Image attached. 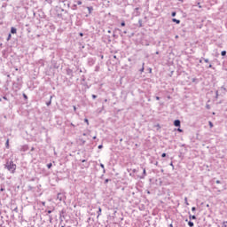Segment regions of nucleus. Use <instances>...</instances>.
<instances>
[{
    "mask_svg": "<svg viewBox=\"0 0 227 227\" xmlns=\"http://www.w3.org/2000/svg\"><path fill=\"white\" fill-rule=\"evenodd\" d=\"M208 68H212V65L211 64L208 66Z\"/></svg>",
    "mask_w": 227,
    "mask_h": 227,
    "instance_id": "c756f323",
    "label": "nucleus"
},
{
    "mask_svg": "<svg viewBox=\"0 0 227 227\" xmlns=\"http://www.w3.org/2000/svg\"><path fill=\"white\" fill-rule=\"evenodd\" d=\"M78 4H82V3H81V2H79V3H78Z\"/></svg>",
    "mask_w": 227,
    "mask_h": 227,
    "instance_id": "79ce46f5",
    "label": "nucleus"
},
{
    "mask_svg": "<svg viewBox=\"0 0 227 227\" xmlns=\"http://www.w3.org/2000/svg\"><path fill=\"white\" fill-rule=\"evenodd\" d=\"M205 63H208V59H204Z\"/></svg>",
    "mask_w": 227,
    "mask_h": 227,
    "instance_id": "412c9836",
    "label": "nucleus"
},
{
    "mask_svg": "<svg viewBox=\"0 0 227 227\" xmlns=\"http://www.w3.org/2000/svg\"><path fill=\"white\" fill-rule=\"evenodd\" d=\"M173 22H176V24H180V20L172 19Z\"/></svg>",
    "mask_w": 227,
    "mask_h": 227,
    "instance_id": "423d86ee",
    "label": "nucleus"
},
{
    "mask_svg": "<svg viewBox=\"0 0 227 227\" xmlns=\"http://www.w3.org/2000/svg\"><path fill=\"white\" fill-rule=\"evenodd\" d=\"M188 226H190V227H193V226H194V223H192V222H189V223H188Z\"/></svg>",
    "mask_w": 227,
    "mask_h": 227,
    "instance_id": "1a4fd4ad",
    "label": "nucleus"
},
{
    "mask_svg": "<svg viewBox=\"0 0 227 227\" xmlns=\"http://www.w3.org/2000/svg\"><path fill=\"white\" fill-rule=\"evenodd\" d=\"M80 36H82V33L80 34Z\"/></svg>",
    "mask_w": 227,
    "mask_h": 227,
    "instance_id": "4c0bfd02",
    "label": "nucleus"
},
{
    "mask_svg": "<svg viewBox=\"0 0 227 227\" xmlns=\"http://www.w3.org/2000/svg\"><path fill=\"white\" fill-rule=\"evenodd\" d=\"M221 54L222 56H226V51H223Z\"/></svg>",
    "mask_w": 227,
    "mask_h": 227,
    "instance_id": "ddd939ff",
    "label": "nucleus"
},
{
    "mask_svg": "<svg viewBox=\"0 0 227 227\" xmlns=\"http://www.w3.org/2000/svg\"><path fill=\"white\" fill-rule=\"evenodd\" d=\"M171 227H173V224H170Z\"/></svg>",
    "mask_w": 227,
    "mask_h": 227,
    "instance_id": "de8ad7c7",
    "label": "nucleus"
},
{
    "mask_svg": "<svg viewBox=\"0 0 227 227\" xmlns=\"http://www.w3.org/2000/svg\"><path fill=\"white\" fill-rule=\"evenodd\" d=\"M136 171H137L136 169H133V173H136Z\"/></svg>",
    "mask_w": 227,
    "mask_h": 227,
    "instance_id": "e433bc0d",
    "label": "nucleus"
},
{
    "mask_svg": "<svg viewBox=\"0 0 227 227\" xmlns=\"http://www.w3.org/2000/svg\"><path fill=\"white\" fill-rule=\"evenodd\" d=\"M105 102H107V99H105Z\"/></svg>",
    "mask_w": 227,
    "mask_h": 227,
    "instance_id": "37998d69",
    "label": "nucleus"
},
{
    "mask_svg": "<svg viewBox=\"0 0 227 227\" xmlns=\"http://www.w3.org/2000/svg\"><path fill=\"white\" fill-rule=\"evenodd\" d=\"M141 72H145V67H143V68L141 69Z\"/></svg>",
    "mask_w": 227,
    "mask_h": 227,
    "instance_id": "bb28decb",
    "label": "nucleus"
},
{
    "mask_svg": "<svg viewBox=\"0 0 227 227\" xmlns=\"http://www.w3.org/2000/svg\"><path fill=\"white\" fill-rule=\"evenodd\" d=\"M92 98H97V95H92Z\"/></svg>",
    "mask_w": 227,
    "mask_h": 227,
    "instance_id": "393cba45",
    "label": "nucleus"
},
{
    "mask_svg": "<svg viewBox=\"0 0 227 227\" xmlns=\"http://www.w3.org/2000/svg\"><path fill=\"white\" fill-rule=\"evenodd\" d=\"M48 214H51V211H48Z\"/></svg>",
    "mask_w": 227,
    "mask_h": 227,
    "instance_id": "49530a36",
    "label": "nucleus"
},
{
    "mask_svg": "<svg viewBox=\"0 0 227 227\" xmlns=\"http://www.w3.org/2000/svg\"><path fill=\"white\" fill-rule=\"evenodd\" d=\"M1 191L3 192V191H4V189L1 188Z\"/></svg>",
    "mask_w": 227,
    "mask_h": 227,
    "instance_id": "a19ab883",
    "label": "nucleus"
},
{
    "mask_svg": "<svg viewBox=\"0 0 227 227\" xmlns=\"http://www.w3.org/2000/svg\"><path fill=\"white\" fill-rule=\"evenodd\" d=\"M11 33H12V35H15V34L17 33V28L12 27V28H11Z\"/></svg>",
    "mask_w": 227,
    "mask_h": 227,
    "instance_id": "7ed1b4c3",
    "label": "nucleus"
},
{
    "mask_svg": "<svg viewBox=\"0 0 227 227\" xmlns=\"http://www.w3.org/2000/svg\"><path fill=\"white\" fill-rule=\"evenodd\" d=\"M172 17H176V12H172Z\"/></svg>",
    "mask_w": 227,
    "mask_h": 227,
    "instance_id": "a211bd4d",
    "label": "nucleus"
},
{
    "mask_svg": "<svg viewBox=\"0 0 227 227\" xmlns=\"http://www.w3.org/2000/svg\"><path fill=\"white\" fill-rule=\"evenodd\" d=\"M143 176L141 178H145L146 176V168H143Z\"/></svg>",
    "mask_w": 227,
    "mask_h": 227,
    "instance_id": "39448f33",
    "label": "nucleus"
},
{
    "mask_svg": "<svg viewBox=\"0 0 227 227\" xmlns=\"http://www.w3.org/2000/svg\"><path fill=\"white\" fill-rule=\"evenodd\" d=\"M10 38H12V35L11 34H9L7 40H10Z\"/></svg>",
    "mask_w": 227,
    "mask_h": 227,
    "instance_id": "aec40b11",
    "label": "nucleus"
},
{
    "mask_svg": "<svg viewBox=\"0 0 227 227\" xmlns=\"http://www.w3.org/2000/svg\"><path fill=\"white\" fill-rule=\"evenodd\" d=\"M5 168H6V169H8V171H10V173H12L13 175V173H15V171L17 169V165L15 163H13V161L8 160L5 163Z\"/></svg>",
    "mask_w": 227,
    "mask_h": 227,
    "instance_id": "f257e3e1",
    "label": "nucleus"
},
{
    "mask_svg": "<svg viewBox=\"0 0 227 227\" xmlns=\"http://www.w3.org/2000/svg\"><path fill=\"white\" fill-rule=\"evenodd\" d=\"M177 131L178 132H183L182 129H180V128L177 129Z\"/></svg>",
    "mask_w": 227,
    "mask_h": 227,
    "instance_id": "4be33fe9",
    "label": "nucleus"
},
{
    "mask_svg": "<svg viewBox=\"0 0 227 227\" xmlns=\"http://www.w3.org/2000/svg\"><path fill=\"white\" fill-rule=\"evenodd\" d=\"M77 108L75 106H74V110L75 111Z\"/></svg>",
    "mask_w": 227,
    "mask_h": 227,
    "instance_id": "c9c22d12",
    "label": "nucleus"
},
{
    "mask_svg": "<svg viewBox=\"0 0 227 227\" xmlns=\"http://www.w3.org/2000/svg\"><path fill=\"white\" fill-rule=\"evenodd\" d=\"M161 157H166V153H163L161 154Z\"/></svg>",
    "mask_w": 227,
    "mask_h": 227,
    "instance_id": "b1692460",
    "label": "nucleus"
},
{
    "mask_svg": "<svg viewBox=\"0 0 227 227\" xmlns=\"http://www.w3.org/2000/svg\"><path fill=\"white\" fill-rule=\"evenodd\" d=\"M192 212H196V207H192Z\"/></svg>",
    "mask_w": 227,
    "mask_h": 227,
    "instance_id": "f3484780",
    "label": "nucleus"
},
{
    "mask_svg": "<svg viewBox=\"0 0 227 227\" xmlns=\"http://www.w3.org/2000/svg\"><path fill=\"white\" fill-rule=\"evenodd\" d=\"M85 123H87V125H90V121H88V119H84Z\"/></svg>",
    "mask_w": 227,
    "mask_h": 227,
    "instance_id": "4468645a",
    "label": "nucleus"
},
{
    "mask_svg": "<svg viewBox=\"0 0 227 227\" xmlns=\"http://www.w3.org/2000/svg\"><path fill=\"white\" fill-rule=\"evenodd\" d=\"M62 227H65V226H62Z\"/></svg>",
    "mask_w": 227,
    "mask_h": 227,
    "instance_id": "8fccbe9b",
    "label": "nucleus"
},
{
    "mask_svg": "<svg viewBox=\"0 0 227 227\" xmlns=\"http://www.w3.org/2000/svg\"><path fill=\"white\" fill-rule=\"evenodd\" d=\"M71 127H75V125H74V123H71Z\"/></svg>",
    "mask_w": 227,
    "mask_h": 227,
    "instance_id": "7c9ffc66",
    "label": "nucleus"
},
{
    "mask_svg": "<svg viewBox=\"0 0 227 227\" xmlns=\"http://www.w3.org/2000/svg\"><path fill=\"white\" fill-rule=\"evenodd\" d=\"M101 214H102V208L98 207V215H101Z\"/></svg>",
    "mask_w": 227,
    "mask_h": 227,
    "instance_id": "6e6552de",
    "label": "nucleus"
},
{
    "mask_svg": "<svg viewBox=\"0 0 227 227\" xmlns=\"http://www.w3.org/2000/svg\"><path fill=\"white\" fill-rule=\"evenodd\" d=\"M170 166H173V163H170Z\"/></svg>",
    "mask_w": 227,
    "mask_h": 227,
    "instance_id": "c03bdc74",
    "label": "nucleus"
},
{
    "mask_svg": "<svg viewBox=\"0 0 227 227\" xmlns=\"http://www.w3.org/2000/svg\"><path fill=\"white\" fill-rule=\"evenodd\" d=\"M47 168H48V169H51V168H52V163H49V164L47 165Z\"/></svg>",
    "mask_w": 227,
    "mask_h": 227,
    "instance_id": "9d476101",
    "label": "nucleus"
},
{
    "mask_svg": "<svg viewBox=\"0 0 227 227\" xmlns=\"http://www.w3.org/2000/svg\"><path fill=\"white\" fill-rule=\"evenodd\" d=\"M51 104V101L47 104V106H49Z\"/></svg>",
    "mask_w": 227,
    "mask_h": 227,
    "instance_id": "ea45409f",
    "label": "nucleus"
},
{
    "mask_svg": "<svg viewBox=\"0 0 227 227\" xmlns=\"http://www.w3.org/2000/svg\"><path fill=\"white\" fill-rule=\"evenodd\" d=\"M58 198H59V194L58 195Z\"/></svg>",
    "mask_w": 227,
    "mask_h": 227,
    "instance_id": "09e8293b",
    "label": "nucleus"
},
{
    "mask_svg": "<svg viewBox=\"0 0 227 227\" xmlns=\"http://www.w3.org/2000/svg\"><path fill=\"white\" fill-rule=\"evenodd\" d=\"M4 99L6 100V97H4Z\"/></svg>",
    "mask_w": 227,
    "mask_h": 227,
    "instance_id": "58836bf2",
    "label": "nucleus"
},
{
    "mask_svg": "<svg viewBox=\"0 0 227 227\" xmlns=\"http://www.w3.org/2000/svg\"><path fill=\"white\" fill-rule=\"evenodd\" d=\"M5 147L8 149L10 148V139H7L6 143H5Z\"/></svg>",
    "mask_w": 227,
    "mask_h": 227,
    "instance_id": "20e7f679",
    "label": "nucleus"
},
{
    "mask_svg": "<svg viewBox=\"0 0 227 227\" xmlns=\"http://www.w3.org/2000/svg\"><path fill=\"white\" fill-rule=\"evenodd\" d=\"M100 168H102L103 172L106 173V168H105L104 164L101 163L100 164Z\"/></svg>",
    "mask_w": 227,
    "mask_h": 227,
    "instance_id": "0eeeda50",
    "label": "nucleus"
},
{
    "mask_svg": "<svg viewBox=\"0 0 227 227\" xmlns=\"http://www.w3.org/2000/svg\"><path fill=\"white\" fill-rule=\"evenodd\" d=\"M200 63H203V60L200 59Z\"/></svg>",
    "mask_w": 227,
    "mask_h": 227,
    "instance_id": "f704fd0d",
    "label": "nucleus"
},
{
    "mask_svg": "<svg viewBox=\"0 0 227 227\" xmlns=\"http://www.w3.org/2000/svg\"><path fill=\"white\" fill-rule=\"evenodd\" d=\"M209 127L212 129V127H214V124L212 123V121H209Z\"/></svg>",
    "mask_w": 227,
    "mask_h": 227,
    "instance_id": "dca6fc26",
    "label": "nucleus"
},
{
    "mask_svg": "<svg viewBox=\"0 0 227 227\" xmlns=\"http://www.w3.org/2000/svg\"><path fill=\"white\" fill-rule=\"evenodd\" d=\"M156 100H160V98L157 96Z\"/></svg>",
    "mask_w": 227,
    "mask_h": 227,
    "instance_id": "a878e982",
    "label": "nucleus"
},
{
    "mask_svg": "<svg viewBox=\"0 0 227 227\" xmlns=\"http://www.w3.org/2000/svg\"><path fill=\"white\" fill-rule=\"evenodd\" d=\"M190 219H196V215H190Z\"/></svg>",
    "mask_w": 227,
    "mask_h": 227,
    "instance_id": "2eb2a0df",
    "label": "nucleus"
},
{
    "mask_svg": "<svg viewBox=\"0 0 227 227\" xmlns=\"http://www.w3.org/2000/svg\"><path fill=\"white\" fill-rule=\"evenodd\" d=\"M222 227H227V222L226 221H224L223 223V226Z\"/></svg>",
    "mask_w": 227,
    "mask_h": 227,
    "instance_id": "9b49d317",
    "label": "nucleus"
},
{
    "mask_svg": "<svg viewBox=\"0 0 227 227\" xmlns=\"http://www.w3.org/2000/svg\"><path fill=\"white\" fill-rule=\"evenodd\" d=\"M174 125H175V127H180V120H176L174 121Z\"/></svg>",
    "mask_w": 227,
    "mask_h": 227,
    "instance_id": "f03ea898",
    "label": "nucleus"
},
{
    "mask_svg": "<svg viewBox=\"0 0 227 227\" xmlns=\"http://www.w3.org/2000/svg\"><path fill=\"white\" fill-rule=\"evenodd\" d=\"M43 205H45V202H43Z\"/></svg>",
    "mask_w": 227,
    "mask_h": 227,
    "instance_id": "a18cd8bd",
    "label": "nucleus"
},
{
    "mask_svg": "<svg viewBox=\"0 0 227 227\" xmlns=\"http://www.w3.org/2000/svg\"><path fill=\"white\" fill-rule=\"evenodd\" d=\"M101 148H103V145H98V149L101 150Z\"/></svg>",
    "mask_w": 227,
    "mask_h": 227,
    "instance_id": "5701e85b",
    "label": "nucleus"
},
{
    "mask_svg": "<svg viewBox=\"0 0 227 227\" xmlns=\"http://www.w3.org/2000/svg\"><path fill=\"white\" fill-rule=\"evenodd\" d=\"M89 12H91V8L89 7Z\"/></svg>",
    "mask_w": 227,
    "mask_h": 227,
    "instance_id": "72a5a7b5",
    "label": "nucleus"
},
{
    "mask_svg": "<svg viewBox=\"0 0 227 227\" xmlns=\"http://www.w3.org/2000/svg\"><path fill=\"white\" fill-rule=\"evenodd\" d=\"M216 184H221V181L217 180V181H216Z\"/></svg>",
    "mask_w": 227,
    "mask_h": 227,
    "instance_id": "cd10ccee",
    "label": "nucleus"
},
{
    "mask_svg": "<svg viewBox=\"0 0 227 227\" xmlns=\"http://www.w3.org/2000/svg\"><path fill=\"white\" fill-rule=\"evenodd\" d=\"M184 203L185 205H189V202L187 201V197L184 198Z\"/></svg>",
    "mask_w": 227,
    "mask_h": 227,
    "instance_id": "f8f14e48",
    "label": "nucleus"
},
{
    "mask_svg": "<svg viewBox=\"0 0 227 227\" xmlns=\"http://www.w3.org/2000/svg\"><path fill=\"white\" fill-rule=\"evenodd\" d=\"M121 26L125 27L124 21H122V22L121 23Z\"/></svg>",
    "mask_w": 227,
    "mask_h": 227,
    "instance_id": "6ab92c4d",
    "label": "nucleus"
},
{
    "mask_svg": "<svg viewBox=\"0 0 227 227\" xmlns=\"http://www.w3.org/2000/svg\"><path fill=\"white\" fill-rule=\"evenodd\" d=\"M198 6H199V8H201V5H200V3H198Z\"/></svg>",
    "mask_w": 227,
    "mask_h": 227,
    "instance_id": "c85d7f7f",
    "label": "nucleus"
},
{
    "mask_svg": "<svg viewBox=\"0 0 227 227\" xmlns=\"http://www.w3.org/2000/svg\"><path fill=\"white\" fill-rule=\"evenodd\" d=\"M24 98H27V96H26V94H24Z\"/></svg>",
    "mask_w": 227,
    "mask_h": 227,
    "instance_id": "2f4dec72",
    "label": "nucleus"
},
{
    "mask_svg": "<svg viewBox=\"0 0 227 227\" xmlns=\"http://www.w3.org/2000/svg\"><path fill=\"white\" fill-rule=\"evenodd\" d=\"M93 139H97V136H94V137H93Z\"/></svg>",
    "mask_w": 227,
    "mask_h": 227,
    "instance_id": "473e14b6",
    "label": "nucleus"
}]
</instances>
